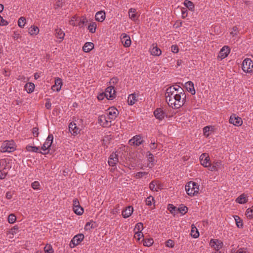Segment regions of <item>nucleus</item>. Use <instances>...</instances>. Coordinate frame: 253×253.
Listing matches in <instances>:
<instances>
[{
    "label": "nucleus",
    "mask_w": 253,
    "mask_h": 253,
    "mask_svg": "<svg viewBox=\"0 0 253 253\" xmlns=\"http://www.w3.org/2000/svg\"><path fill=\"white\" fill-rule=\"evenodd\" d=\"M39 29L37 26H31L29 29V33L31 35H37L39 33Z\"/></svg>",
    "instance_id": "obj_34"
},
{
    "label": "nucleus",
    "mask_w": 253,
    "mask_h": 253,
    "mask_svg": "<svg viewBox=\"0 0 253 253\" xmlns=\"http://www.w3.org/2000/svg\"><path fill=\"white\" fill-rule=\"evenodd\" d=\"M213 131V126H206L203 128V133L206 137H208Z\"/></svg>",
    "instance_id": "obj_29"
},
{
    "label": "nucleus",
    "mask_w": 253,
    "mask_h": 253,
    "mask_svg": "<svg viewBox=\"0 0 253 253\" xmlns=\"http://www.w3.org/2000/svg\"><path fill=\"white\" fill-rule=\"evenodd\" d=\"M123 37L121 38L122 42L125 47H129L131 44V40L130 37L124 34L122 35Z\"/></svg>",
    "instance_id": "obj_18"
},
{
    "label": "nucleus",
    "mask_w": 253,
    "mask_h": 253,
    "mask_svg": "<svg viewBox=\"0 0 253 253\" xmlns=\"http://www.w3.org/2000/svg\"><path fill=\"white\" fill-rule=\"evenodd\" d=\"M155 201L154 198L152 196H149L146 199V204L148 206H151L152 203Z\"/></svg>",
    "instance_id": "obj_48"
},
{
    "label": "nucleus",
    "mask_w": 253,
    "mask_h": 253,
    "mask_svg": "<svg viewBox=\"0 0 253 253\" xmlns=\"http://www.w3.org/2000/svg\"><path fill=\"white\" fill-rule=\"evenodd\" d=\"M45 253H53L54 251L50 245H46L44 248Z\"/></svg>",
    "instance_id": "obj_45"
},
{
    "label": "nucleus",
    "mask_w": 253,
    "mask_h": 253,
    "mask_svg": "<svg viewBox=\"0 0 253 253\" xmlns=\"http://www.w3.org/2000/svg\"><path fill=\"white\" fill-rule=\"evenodd\" d=\"M175 91H176V93L179 95H180L183 97H186V95L184 92L183 89L179 85H177V88L175 89Z\"/></svg>",
    "instance_id": "obj_37"
},
{
    "label": "nucleus",
    "mask_w": 253,
    "mask_h": 253,
    "mask_svg": "<svg viewBox=\"0 0 253 253\" xmlns=\"http://www.w3.org/2000/svg\"><path fill=\"white\" fill-rule=\"evenodd\" d=\"M143 245L146 247H150L153 244V240L152 239H143Z\"/></svg>",
    "instance_id": "obj_41"
},
{
    "label": "nucleus",
    "mask_w": 253,
    "mask_h": 253,
    "mask_svg": "<svg viewBox=\"0 0 253 253\" xmlns=\"http://www.w3.org/2000/svg\"><path fill=\"white\" fill-rule=\"evenodd\" d=\"M87 22L88 21L87 20H86L85 18H83L82 20H81L79 22L78 25L82 27L84 25V24H86Z\"/></svg>",
    "instance_id": "obj_57"
},
{
    "label": "nucleus",
    "mask_w": 253,
    "mask_h": 253,
    "mask_svg": "<svg viewBox=\"0 0 253 253\" xmlns=\"http://www.w3.org/2000/svg\"><path fill=\"white\" fill-rule=\"evenodd\" d=\"M115 91L114 86L111 85L106 89L105 95L106 98L110 100H113L115 97Z\"/></svg>",
    "instance_id": "obj_10"
},
{
    "label": "nucleus",
    "mask_w": 253,
    "mask_h": 253,
    "mask_svg": "<svg viewBox=\"0 0 253 253\" xmlns=\"http://www.w3.org/2000/svg\"><path fill=\"white\" fill-rule=\"evenodd\" d=\"M16 216L13 214H10L8 217V221L10 223H14L16 221Z\"/></svg>",
    "instance_id": "obj_49"
},
{
    "label": "nucleus",
    "mask_w": 253,
    "mask_h": 253,
    "mask_svg": "<svg viewBox=\"0 0 253 253\" xmlns=\"http://www.w3.org/2000/svg\"><path fill=\"white\" fill-rule=\"evenodd\" d=\"M80 206L79 202L77 199L74 200L73 201V208H77Z\"/></svg>",
    "instance_id": "obj_64"
},
{
    "label": "nucleus",
    "mask_w": 253,
    "mask_h": 253,
    "mask_svg": "<svg viewBox=\"0 0 253 253\" xmlns=\"http://www.w3.org/2000/svg\"><path fill=\"white\" fill-rule=\"evenodd\" d=\"M108 121L106 120V117L105 115H101L99 116L98 119V123L102 126H105L108 125Z\"/></svg>",
    "instance_id": "obj_30"
},
{
    "label": "nucleus",
    "mask_w": 253,
    "mask_h": 253,
    "mask_svg": "<svg viewBox=\"0 0 253 253\" xmlns=\"http://www.w3.org/2000/svg\"><path fill=\"white\" fill-rule=\"evenodd\" d=\"M221 166V162L217 161L213 162L212 164L210 163V166H209V169L212 171L217 170Z\"/></svg>",
    "instance_id": "obj_25"
},
{
    "label": "nucleus",
    "mask_w": 253,
    "mask_h": 253,
    "mask_svg": "<svg viewBox=\"0 0 253 253\" xmlns=\"http://www.w3.org/2000/svg\"><path fill=\"white\" fill-rule=\"evenodd\" d=\"M242 68L246 73H252L253 71V62L250 58L245 59L242 64Z\"/></svg>",
    "instance_id": "obj_3"
},
{
    "label": "nucleus",
    "mask_w": 253,
    "mask_h": 253,
    "mask_svg": "<svg viewBox=\"0 0 253 253\" xmlns=\"http://www.w3.org/2000/svg\"><path fill=\"white\" fill-rule=\"evenodd\" d=\"M229 122L236 126H240L242 125L243 121L241 118L236 116L235 114H232L229 119Z\"/></svg>",
    "instance_id": "obj_9"
},
{
    "label": "nucleus",
    "mask_w": 253,
    "mask_h": 253,
    "mask_svg": "<svg viewBox=\"0 0 253 253\" xmlns=\"http://www.w3.org/2000/svg\"><path fill=\"white\" fill-rule=\"evenodd\" d=\"M142 237H143V234L141 232H137L134 235V237L138 240H139Z\"/></svg>",
    "instance_id": "obj_56"
},
{
    "label": "nucleus",
    "mask_w": 253,
    "mask_h": 253,
    "mask_svg": "<svg viewBox=\"0 0 253 253\" xmlns=\"http://www.w3.org/2000/svg\"><path fill=\"white\" fill-rule=\"evenodd\" d=\"M201 164L204 167L209 168L210 166V159L206 153H203L200 157Z\"/></svg>",
    "instance_id": "obj_7"
},
{
    "label": "nucleus",
    "mask_w": 253,
    "mask_h": 253,
    "mask_svg": "<svg viewBox=\"0 0 253 253\" xmlns=\"http://www.w3.org/2000/svg\"><path fill=\"white\" fill-rule=\"evenodd\" d=\"M74 212L78 215H82L84 212V209L81 206L73 208Z\"/></svg>",
    "instance_id": "obj_44"
},
{
    "label": "nucleus",
    "mask_w": 253,
    "mask_h": 253,
    "mask_svg": "<svg viewBox=\"0 0 253 253\" xmlns=\"http://www.w3.org/2000/svg\"><path fill=\"white\" fill-rule=\"evenodd\" d=\"M138 94L135 93L131 94L128 95L127 102L129 105H133L138 100Z\"/></svg>",
    "instance_id": "obj_19"
},
{
    "label": "nucleus",
    "mask_w": 253,
    "mask_h": 253,
    "mask_svg": "<svg viewBox=\"0 0 253 253\" xmlns=\"http://www.w3.org/2000/svg\"><path fill=\"white\" fill-rule=\"evenodd\" d=\"M40 183L37 181H34L31 184L32 187L34 189H36V190H38L40 189Z\"/></svg>",
    "instance_id": "obj_51"
},
{
    "label": "nucleus",
    "mask_w": 253,
    "mask_h": 253,
    "mask_svg": "<svg viewBox=\"0 0 253 253\" xmlns=\"http://www.w3.org/2000/svg\"><path fill=\"white\" fill-rule=\"evenodd\" d=\"M143 142L141 137L139 135H136L129 140V144L130 145H135L137 146L141 145Z\"/></svg>",
    "instance_id": "obj_11"
},
{
    "label": "nucleus",
    "mask_w": 253,
    "mask_h": 253,
    "mask_svg": "<svg viewBox=\"0 0 253 253\" xmlns=\"http://www.w3.org/2000/svg\"><path fill=\"white\" fill-rule=\"evenodd\" d=\"M26 149L28 151L33 152H38V150H39V147L30 145H27Z\"/></svg>",
    "instance_id": "obj_42"
},
{
    "label": "nucleus",
    "mask_w": 253,
    "mask_h": 253,
    "mask_svg": "<svg viewBox=\"0 0 253 253\" xmlns=\"http://www.w3.org/2000/svg\"><path fill=\"white\" fill-rule=\"evenodd\" d=\"M185 190L188 195L194 196L198 193L199 185L195 182L190 181L185 185Z\"/></svg>",
    "instance_id": "obj_1"
},
{
    "label": "nucleus",
    "mask_w": 253,
    "mask_h": 253,
    "mask_svg": "<svg viewBox=\"0 0 253 253\" xmlns=\"http://www.w3.org/2000/svg\"><path fill=\"white\" fill-rule=\"evenodd\" d=\"M234 218L236 220V225H237V227L239 228L242 227V226H243L242 220L240 219V218L238 216L236 215L234 217Z\"/></svg>",
    "instance_id": "obj_47"
},
{
    "label": "nucleus",
    "mask_w": 253,
    "mask_h": 253,
    "mask_svg": "<svg viewBox=\"0 0 253 253\" xmlns=\"http://www.w3.org/2000/svg\"><path fill=\"white\" fill-rule=\"evenodd\" d=\"M62 85V80L60 78H57L55 80V84L52 86V89L53 90L59 91L61 89Z\"/></svg>",
    "instance_id": "obj_24"
},
{
    "label": "nucleus",
    "mask_w": 253,
    "mask_h": 253,
    "mask_svg": "<svg viewBox=\"0 0 253 253\" xmlns=\"http://www.w3.org/2000/svg\"><path fill=\"white\" fill-rule=\"evenodd\" d=\"M38 130H39L38 128H37L36 127L33 128L32 133L33 134V135L35 137H37L38 136V135H39Z\"/></svg>",
    "instance_id": "obj_61"
},
{
    "label": "nucleus",
    "mask_w": 253,
    "mask_h": 253,
    "mask_svg": "<svg viewBox=\"0 0 253 253\" xmlns=\"http://www.w3.org/2000/svg\"><path fill=\"white\" fill-rule=\"evenodd\" d=\"M76 124L74 122H71L69 125V130L72 133V131L76 127Z\"/></svg>",
    "instance_id": "obj_58"
},
{
    "label": "nucleus",
    "mask_w": 253,
    "mask_h": 253,
    "mask_svg": "<svg viewBox=\"0 0 253 253\" xmlns=\"http://www.w3.org/2000/svg\"><path fill=\"white\" fill-rule=\"evenodd\" d=\"M15 149V146L13 141H5L0 147L1 152H11Z\"/></svg>",
    "instance_id": "obj_2"
},
{
    "label": "nucleus",
    "mask_w": 253,
    "mask_h": 253,
    "mask_svg": "<svg viewBox=\"0 0 253 253\" xmlns=\"http://www.w3.org/2000/svg\"><path fill=\"white\" fill-rule=\"evenodd\" d=\"M133 211L132 206H128L122 211V215L124 218H126L131 215Z\"/></svg>",
    "instance_id": "obj_20"
},
{
    "label": "nucleus",
    "mask_w": 253,
    "mask_h": 253,
    "mask_svg": "<svg viewBox=\"0 0 253 253\" xmlns=\"http://www.w3.org/2000/svg\"><path fill=\"white\" fill-rule=\"evenodd\" d=\"M191 235L193 238H198L199 236V232L196 227H192Z\"/></svg>",
    "instance_id": "obj_39"
},
{
    "label": "nucleus",
    "mask_w": 253,
    "mask_h": 253,
    "mask_svg": "<svg viewBox=\"0 0 253 253\" xmlns=\"http://www.w3.org/2000/svg\"><path fill=\"white\" fill-rule=\"evenodd\" d=\"M150 52L151 54L154 56H159L162 53L161 49L154 44H152V47L150 48Z\"/></svg>",
    "instance_id": "obj_23"
},
{
    "label": "nucleus",
    "mask_w": 253,
    "mask_h": 253,
    "mask_svg": "<svg viewBox=\"0 0 253 253\" xmlns=\"http://www.w3.org/2000/svg\"><path fill=\"white\" fill-rule=\"evenodd\" d=\"M247 198V195L245 194H242L236 199V202L241 204H245L248 202Z\"/></svg>",
    "instance_id": "obj_28"
},
{
    "label": "nucleus",
    "mask_w": 253,
    "mask_h": 253,
    "mask_svg": "<svg viewBox=\"0 0 253 253\" xmlns=\"http://www.w3.org/2000/svg\"><path fill=\"white\" fill-rule=\"evenodd\" d=\"M148 174V172H137L135 174V178H142L143 176L145 175H147Z\"/></svg>",
    "instance_id": "obj_50"
},
{
    "label": "nucleus",
    "mask_w": 253,
    "mask_h": 253,
    "mask_svg": "<svg viewBox=\"0 0 253 253\" xmlns=\"http://www.w3.org/2000/svg\"><path fill=\"white\" fill-rule=\"evenodd\" d=\"M177 210L183 215L187 212L188 208L187 207L181 205L178 209H177Z\"/></svg>",
    "instance_id": "obj_40"
},
{
    "label": "nucleus",
    "mask_w": 253,
    "mask_h": 253,
    "mask_svg": "<svg viewBox=\"0 0 253 253\" xmlns=\"http://www.w3.org/2000/svg\"><path fill=\"white\" fill-rule=\"evenodd\" d=\"M53 139V136L52 134H50L48 135L47 138H46L44 143L43 144L42 147V149L43 151H45L49 149L50 147Z\"/></svg>",
    "instance_id": "obj_12"
},
{
    "label": "nucleus",
    "mask_w": 253,
    "mask_h": 253,
    "mask_svg": "<svg viewBox=\"0 0 253 253\" xmlns=\"http://www.w3.org/2000/svg\"><path fill=\"white\" fill-rule=\"evenodd\" d=\"M8 24V22L0 15V25L5 26Z\"/></svg>",
    "instance_id": "obj_60"
},
{
    "label": "nucleus",
    "mask_w": 253,
    "mask_h": 253,
    "mask_svg": "<svg viewBox=\"0 0 253 253\" xmlns=\"http://www.w3.org/2000/svg\"><path fill=\"white\" fill-rule=\"evenodd\" d=\"M150 189L154 191H158L161 189L162 185L158 181L153 180L149 184Z\"/></svg>",
    "instance_id": "obj_16"
},
{
    "label": "nucleus",
    "mask_w": 253,
    "mask_h": 253,
    "mask_svg": "<svg viewBox=\"0 0 253 253\" xmlns=\"http://www.w3.org/2000/svg\"><path fill=\"white\" fill-rule=\"evenodd\" d=\"M80 132V129L78 127H77V125H76V127L74 129V130H72V134L74 135H76L78 134V133H79Z\"/></svg>",
    "instance_id": "obj_59"
},
{
    "label": "nucleus",
    "mask_w": 253,
    "mask_h": 253,
    "mask_svg": "<svg viewBox=\"0 0 253 253\" xmlns=\"http://www.w3.org/2000/svg\"><path fill=\"white\" fill-rule=\"evenodd\" d=\"M108 116L109 119L111 120H115L119 114L118 110L115 107H110L108 109Z\"/></svg>",
    "instance_id": "obj_17"
},
{
    "label": "nucleus",
    "mask_w": 253,
    "mask_h": 253,
    "mask_svg": "<svg viewBox=\"0 0 253 253\" xmlns=\"http://www.w3.org/2000/svg\"><path fill=\"white\" fill-rule=\"evenodd\" d=\"M174 88H172V86L168 87L165 93L166 101L169 106L173 101H174L173 97H174V95L176 94V91H175V89Z\"/></svg>",
    "instance_id": "obj_5"
},
{
    "label": "nucleus",
    "mask_w": 253,
    "mask_h": 253,
    "mask_svg": "<svg viewBox=\"0 0 253 253\" xmlns=\"http://www.w3.org/2000/svg\"><path fill=\"white\" fill-rule=\"evenodd\" d=\"M143 228V223L141 222H139L137 223V224L135 226V229L137 230V232H141Z\"/></svg>",
    "instance_id": "obj_52"
},
{
    "label": "nucleus",
    "mask_w": 253,
    "mask_h": 253,
    "mask_svg": "<svg viewBox=\"0 0 253 253\" xmlns=\"http://www.w3.org/2000/svg\"><path fill=\"white\" fill-rule=\"evenodd\" d=\"M154 115L160 121H162L167 116L166 113L161 108L156 109L154 112Z\"/></svg>",
    "instance_id": "obj_14"
},
{
    "label": "nucleus",
    "mask_w": 253,
    "mask_h": 253,
    "mask_svg": "<svg viewBox=\"0 0 253 253\" xmlns=\"http://www.w3.org/2000/svg\"><path fill=\"white\" fill-rule=\"evenodd\" d=\"M136 10L134 8H130L128 11L129 17L132 20L135 21L137 19L136 14Z\"/></svg>",
    "instance_id": "obj_31"
},
{
    "label": "nucleus",
    "mask_w": 253,
    "mask_h": 253,
    "mask_svg": "<svg viewBox=\"0 0 253 253\" xmlns=\"http://www.w3.org/2000/svg\"><path fill=\"white\" fill-rule=\"evenodd\" d=\"M118 156L116 153H113L109 158L108 164L111 167H114L116 164L118 162Z\"/></svg>",
    "instance_id": "obj_15"
},
{
    "label": "nucleus",
    "mask_w": 253,
    "mask_h": 253,
    "mask_svg": "<svg viewBox=\"0 0 253 253\" xmlns=\"http://www.w3.org/2000/svg\"><path fill=\"white\" fill-rule=\"evenodd\" d=\"M96 24L95 22H92L88 26V30L91 33H94L96 32Z\"/></svg>",
    "instance_id": "obj_35"
},
{
    "label": "nucleus",
    "mask_w": 253,
    "mask_h": 253,
    "mask_svg": "<svg viewBox=\"0 0 253 253\" xmlns=\"http://www.w3.org/2000/svg\"><path fill=\"white\" fill-rule=\"evenodd\" d=\"M94 47V44L90 42H86L83 47V50L85 52H88Z\"/></svg>",
    "instance_id": "obj_27"
},
{
    "label": "nucleus",
    "mask_w": 253,
    "mask_h": 253,
    "mask_svg": "<svg viewBox=\"0 0 253 253\" xmlns=\"http://www.w3.org/2000/svg\"><path fill=\"white\" fill-rule=\"evenodd\" d=\"M184 4L190 10L193 11L194 10V5L192 1L188 0H185L184 2Z\"/></svg>",
    "instance_id": "obj_36"
},
{
    "label": "nucleus",
    "mask_w": 253,
    "mask_h": 253,
    "mask_svg": "<svg viewBox=\"0 0 253 253\" xmlns=\"http://www.w3.org/2000/svg\"><path fill=\"white\" fill-rule=\"evenodd\" d=\"M55 35L57 38L60 39L59 42H61L64 39L65 33L62 29H56L55 30Z\"/></svg>",
    "instance_id": "obj_26"
},
{
    "label": "nucleus",
    "mask_w": 253,
    "mask_h": 253,
    "mask_svg": "<svg viewBox=\"0 0 253 253\" xmlns=\"http://www.w3.org/2000/svg\"><path fill=\"white\" fill-rule=\"evenodd\" d=\"M6 175V173L4 172L3 170H0V179H4Z\"/></svg>",
    "instance_id": "obj_63"
},
{
    "label": "nucleus",
    "mask_w": 253,
    "mask_h": 253,
    "mask_svg": "<svg viewBox=\"0 0 253 253\" xmlns=\"http://www.w3.org/2000/svg\"><path fill=\"white\" fill-rule=\"evenodd\" d=\"M84 235L83 234H79L74 237L72 239L70 246L71 248H74L79 245L84 239Z\"/></svg>",
    "instance_id": "obj_6"
},
{
    "label": "nucleus",
    "mask_w": 253,
    "mask_h": 253,
    "mask_svg": "<svg viewBox=\"0 0 253 253\" xmlns=\"http://www.w3.org/2000/svg\"><path fill=\"white\" fill-rule=\"evenodd\" d=\"M246 215L249 219L253 218V206L247 210Z\"/></svg>",
    "instance_id": "obj_38"
},
{
    "label": "nucleus",
    "mask_w": 253,
    "mask_h": 253,
    "mask_svg": "<svg viewBox=\"0 0 253 253\" xmlns=\"http://www.w3.org/2000/svg\"><path fill=\"white\" fill-rule=\"evenodd\" d=\"M168 209L171 212H172V211H175V210H177V208L172 204H169L168 205Z\"/></svg>",
    "instance_id": "obj_62"
},
{
    "label": "nucleus",
    "mask_w": 253,
    "mask_h": 253,
    "mask_svg": "<svg viewBox=\"0 0 253 253\" xmlns=\"http://www.w3.org/2000/svg\"><path fill=\"white\" fill-rule=\"evenodd\" d=\"M238 28H237V26L233 27L232 28V29H231V31L230 32V34L233 36L237 35V33L238 32Z\"/></svg>",
    "instance_id": "obj_53"
},
{
    "label": "nucleus",
    "mask_w": 253,
    "mask_h": 253,
    "mask_svg": "<svg viewBox=\"0 0 253 253\" xmlns=\"http://www.w3.org/2000/svg\"><path fill=\"white\" fill-rule=\"evenodd\" d=\"M171 51L173 53H177L179 51L178 47L177 45H172L171 46Z\"/></svg>",
    "instance_id": "obj_55"
},
{
    "label": "nucleus",
    "mask_w": 253,
    "mask_h": 253,
    "mask_svg": "<svg viewBox=\"0 0 253 253\" xmlns=\"http://www.w3.org/2000/svg\"><path fill=\"white\" fill-rule=\"evenodd\" d=\"M26 23V19L24 17H21L19 18L18 21V25L21 27H24L25 24Z\"/></svg>",
    "instance_id": "obj_43"
},
{
    "label": "nucleus",
    "mask_w": 253,
    "mask_h": 253,
    "mask_svg": "<svg viewBox=\"0 0 253 253\" xmlns=\"http://www.w3.org/2000/svg\"><path fill=\"white\" fill-rule=\"evenodd\" d=\"M210 245L215 251L218 252L222 247L223 243L219 240L211 239L210 241Z\"/></svg>",
    "instance_id": "obj_8"
},
{
    "label": "nucleus",
    "mask_w": 253,
    "mask_h": 253,
    "mask_svg": "<svg viewBox=\"0 0 253 253\" xmlns=\"http://www.w3.org/2000/svg\"><path fill=\"white\" fill-rule=\"evenodd\" d=\"M186 97H183L180 95L176 96L175 100L171 103L170 106L172 108L178 109L184 105L185 103Z\"/></svg>",
    "instance_id": "obj_4"
},
{
    "label": "nucleus",
    "mask_w": 253,
    "mask_h": 253,
    "mask_svg": "<svg viewBox=\"0 0 253 253\" xmlns=\"http://www.w3.org/2000/svg\"><path fill=\"white\" fill-rule=\"evenodd\" d=\"M24 87L28 93H31L34 90L35 84L33 83H28L25 85Z\"/></svg>",
    "instance_id": "obj_32"
},
{
    "label": "nucleus",
    "mask_w": 253,
    "mask_h": 253,
    "mask_svg": "<svg viewBox=\"0 0 253 253\" xmlns=\"http://www.w3.org/2000/svg\"><path fill=\"white\" fill-rule=\"evenodd\" d=\"M174 246V243L172 240H168L166 242V246L168 247L172 248Z\"/></svg>",
    "instance_id": "obj_54"
},
{
    "label": "nucleus",
    "mask_w": 253,
    "mask_h": 253,
    "mask_svg": "<svg viewBox=\"0 0 253 253\" xmlns=\"http://www.w3.org/2000/svg\"><path fill=\"white\" fill-rule=\"evenodd\" d=\"M230 51V49L227 46H224L219 51L217 58L220 59V60L225 58L228 56Z\"/></svg>",
    "instance_id": "obj_13"
},
{
    "label": "nucleus",
    "mask_w": 253,
    "mask_h": 253,
    "mask_svg": "<svg viewBox=\"0 0 253 253\" xmlns=\"http://www.w3.org/2000/svg\"><path fill=\"white\" fill-rule=\"evenodd\" d=\"M147 153H148L147 156H148V160L149 163V164H148V166L150 168H152L154 166V156H153V155L152 154H151L149 152H148Z\"/></svg>",
    "instance_id": "obj_33"
},
{
    "label": "nucleus",
    "mask_w": 253,
    "mask_h": 253,
    "mask_svg": "<svg viewBox=\"0 0 253 253\" xmlns=\"http://www.w3.org/2000/svg\"><path fill=\"white\" fill-rule=\"evenodd\" d=\"M106 17V14L104 11H99L96 12L95 18L98 22H103Z\"/></svg>",
    "instance_id": "obj_22"
},
{
    "label": "nucleus",
    "mask_w": 253,
    "mask_h": 253,
    "mask_svg": "<svg viewBox=\"0 0 253 253\" xmlns=\"http://www.w3.org/2000/svg\"><path fill=\"white\" fill-rule=\"evenodd\" d=\"M185 86L187 90L190 92L192 95H194L196 93L194 87V84L191 81H188L185 84Z\"/></svg>",
    "instance_id": "obj_21"
},
{
    "label": "nucleus",
    "mask_w": 253,
    "mask_h": 253,
    "mask_svg": "<svg viewBox=\"0 0 253 253\" xmlns=\"http://www.w3.org/2000/svg\"><path fill=\"white\" fill-rule=\"evenodd\" d=\"M95 223L93 221L87 222L85 226V229L89 230L90 228H94L95 227Z\"/></svg>",
    "instance_id": "obj_46"
}]
</instances>
